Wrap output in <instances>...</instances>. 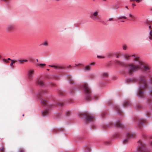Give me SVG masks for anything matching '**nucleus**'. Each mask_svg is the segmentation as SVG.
I'll list each match as a JSON object with an SVG mask.
<instances>
[{
	"label": "nucleus",
	"mask_w": 152,
	"mask_h": 152,
	"mask_svg": "<svg viewBox=\"0 0 152 152\" xmlns=\"http://www.w3.org/2000/svg\"><path fill=\"white\" fill-rule=\"evenodd\" d=\"M128 72L130 75H132L133 72L139 69L142 70L146 73H150L151 72V67L148 65H144L142 63L139 61L136 62L135 65L130 64L127 67Z\"/></svg>",
	"instance_id": "obj_1"
},
{
	"label": "nucleus",
	"mask_w": 152,
	"mask_h": 152,
	"mask_svg": "<svg viewBox=\"0 0 152 152\" xmlns=\"http://www.w3.org/2000/svg\"><path fill=\"white\" fill-rule=\"evenodd\" d=\"M139 86L137 91V96L142 97L143 96V91L145 90L147 86V81L145 76H141L138 80Z\"/></svg>",
	"instance_id": "obj_2"
},
{
	"label": "nucleus",
	"mask_w": 152,
	"mask_h": 152,
	"mask_svg": "<svg viewBox=\"0 0 152 152\" xmlns=\"http://www.w3.org/2000/svg\"><path fill=\"white\" fill-rule=\"evenodd\" d=\"M82 88L85 93L86 99L87 101L91 100V91L86 83H84L83 84Z\"/></svg>",
	"instance_id": "obj_3"
},
{
	"label": "nucleus",
	"mask_w": 152,
	"mask_h": 152,
	"mask_svg": "<svg viewBox=\"0 0 152 152\" xmlns=\"http://www.w3.org/2000/svg\"><path fill=\"white\" fill-rule=\"evenodd\" d=\"M138 146L136 152H149L145 148L144 145L141 140H139L138 142Z\"/></svg>",
	"instance_id": "obj_4"
},
{
	"label": "nucleus",
	"mask_w": 152,
	"mask_h": 152,
	"mask_svg": "<svg viewBox=\"0 0 152 152\" xmlns=\"http://www.w3.org/2000/svg\"><path fill=\"white\" fill-rule=\"evenodd\" d=\"M135 136L134 134L129 132L126 134V137L123 140V143L124 144L128 143L130 140L131 138H133Z\"/></svg>",
	"instance_id": "obj_5"
},
{
	"label": "nucleus",
	"mask_w": 152,
	"mask_h": 152,
	"mask_svg": "<svg viewBox=\"0 0 152 152\" xmlns=\"http://www.w3.org/2000/svg\"><path fill=\"white\" fill-rule=\"evenodd\" d=\"M98 15V12L97 11L92 12L90 14V17L94 20H99V19L97 17Z\"/></svg>",
	"instance_id": "obj_6"
},
{
	"label": "nucleus",
	"mask_w": 152,
	"mask_h": 152,
	"mask_svg": "<svg viewBox=\"0 0 152 152\" xmlns=\"http://www.w3.org/2000/svg\"><path fill=\"white\" fill-rule=\"evenodd\" d=\"M35 70L34 69H29L28 72V78L29 80H33Z\"/></svg>",
	"instance_id": "obj_7"
},
{
	"label": "nucleus",
	"mask_w": 152,
	"mask_h": 152,
	"mask_svg": "<svg viewBox=\"0 0 152 152\" xmlns=\"http://www.w3.org/2000/svg\"><path fill=\"white\" fill-rule=\"evenodd\" d=\"M84 115L86 116V121L90 122L93 120L94 117L91 115L90 114H85Z\"/></svg>",
	"instance_id": "obj_8"
},
{
	"label": "nucleus",
	"mask_w": 152,
	"mask_h": 152,
	"mask_svg": "<svg viewBox=\"0 0 152 152\" xmlns=\"http://www.w3.org/2000/svg\"><path fill=\"white\" fill-rule=\"evenodd\" d=\"M14 28V26L13 25L10 24L7 26L6 28V31L8 32H10Z\"/></svg>",
	"instance_id": "obj_9"
},
{
	"label": "nucleus",
	"mask_w": 152,
	"mask_h": 152,
	"mask_svg": "<svg viewBox=\"0 0 152 152\" xmlns=\"http://www.w3.org/2000/svg\"><path fill=\"white\" fill-rule=\"evenodd\" d=\"M137 17L134 15H132L131 13H129V17L128 18H127V19L130 20H134L137 19Z\"/></svg>",
	"instance_id": "obj_10"
},
{
	"label": "nucleus",
	"mask_w": 152,
	"mask_h": 152,
	"mask_svg": "<svg viewBox=\"0 0 152 152\" xmlns=\"http://www.w3.org/2000/svg\"><path fill=\"white\" fill-rule=\"evenodd\" d=\"M41 104L43 106H47L48 107L49 106L47 101L44 99L41 100Z\"/></svg>",
	"instance_id": "obj_11"
},
{
	"label": "nucleus",
	"mask_w": 152,
	"mask_h": 152,
	"mask_svg": "<svg viewBox=\"0 0 152 152\" xmlns=\"http://www.w3.org/2000/svg\"><path fill=\"white\" fill-rule=\"evenodd\" d=\"M146 122V121L145 119H141L139 120L138 124L140 126H141L143 125V124L145 123Z\"/></svg>",
	"instance_id": "obj_12"
},
{
	"label": "nucleus",
	"mask_w": 152,
	"mask_h": 152,
	"mask_svg": "<svg viewBox=\"0 0 152 152\" xmlns=\"http://www.w3.org/2000/svg\"><path fill=\"white\" fill-rule=\"evenodd\" d=\"M121 19H127V18L124 16L118 17L116 18V20L118 22L120 21L124 22V20H120Z\"/></svg>",
	"instance_id": "obj_13"
},
{
	"label": "nucleus",
	"mask_w": 152,
	"mask_h": 152,
	"mask_svg": "<svg viewBox=\"0 0 152 152\" xmlns=\"http://www.w3.org/2000/svg\"><path fill=\"white\" fill-rule=\"evenodd\" d=\"M42 115L43 116L45 117L48 115L49 114V112L47 109L45 110H43L42 111Z\"/></svg>",
	"instance_id": "obj_14"
},
{
	"label": "nucleus",
	"mask_w": 152,
	"mask_h": 152,
	"mask_svg": "<svg viewBox=\"0 0 152 152\" xmlns=\"http://www.w3.org/2000/svg\"><path fill=\"white\" fill-rule=\"evenodd\" d=\"M131 57V58L134 61H137V57H136L134 55H132V56H130L129 55H127L126 56L125 58H127L128 57Z\"/></svg>",
	"instance_id": "obj_15"
},
{
	"label": "nucleus",
	"mask_w": 152,
	"mask_h": 152,
	"mask_svg": "<svg viewBox=\"0 0 152 152\" xmlns=\"http://www.w3.org/2000/svg\"><path fill=\"white\" fill-rule=\"evenodd\" d=\"M115 109L118 113L120 114H121V110L120 108H119L118 106H116L115 107Z\"/></svg>",
	"instance_id": "obj_16"
},
{
	"label": "nucleus",
	"mask_w": 152,
	"mask_h": 152,
	"mask_svg": "<svg viewBox=\"0 0 152 152\" xmlns=\"http://www.w3.org/2000/svg\"><path fill=\"white\" fill-rule=\"evenodd\" d=\"M16 62V61L14 60H11V62L10 64V67L13 68L14 67V66L13 65V64H15Z\"/></svg>",
	"instance_id": "obj_17"
},
{
	"label": "nucleus",
	"mask_w": 152,
	"mask_h": 152,
	"mask_svg": "<svg viewBox=\"0 0 152 152\" xmlns=\"http://www.w3.org/2000/svg\"><path fill=\"white\" fill-rule=\"evenodd\" d=\"M116 125L118 127L121 128H122L124 126V125L121 123H120L119 122H117Z\"/></svg>",
	"instance_id": "obj_18"
},
{
	"label": "nucleus",
	"mask_w": 152,
	"mask_h": 152,
	"mask_svg": "<svg viewBox=\"0 0 152 152\" xmlns=\"http://www.w3.org/2000/svg\"><path fill=\"white\" fill-rule=\"evenodd\" d=\"M37 83L41 86H43L44 85L43 81L40 80H39L37 82Z\"/></svg>",
	"instance_id": "obj_19"
},
{
	"label": "nucleus",
	"mask_w": 152,
	"mask_h": 152,
	"mask_svg": "<svg viewBox=\"0 0 152 152\" xmlns=\"http://www.w3.org/2000/svg\"><path fill=\"white\" fill-rule=\"evenodd\" d=\"M102 76L103 77H107L108 76V74L107 73H104L102 74Z\"/></svg>",
	"instance_id": "obj_20"
},
{
	"label": "nucleus",
	"mask_w": 152,
	"mask_h": 152,
	"mask_svg": "<svg viewBox=\"0 0 152 152\" xmlns=\"http://www.w3.org/2000/svg\"><path fill=\"white\" fill-rule=\"evenodd\" d=\"M148 37H149V39L150 40H152V30H151L149 32V36H148Z\"/></svg>",
	"instance_id": "obj_21"
},
{
	"label": "nucleus",
	"mask_w": 152,
	"mask_h": 152,
	"mask_svg": "<svg viewBox=\"0 0 152 152\" xmlns=\"http://www.w3.org/2000/svg\"><path fill=\"white\" fill-rule=\"evenodd\" d=\"M40 45H42L44 46H48V43L46 41L43 42Z\"/></svg>",
	"instance_id": "obj_22"
},
{
	"label": "nucleus",
	"mask_w": 152,
	"mask_h": 152,
	"mask_svg": "<svg viewBox=\"0 0 152 152\" xmlns=\"http://www.w3.org/2000/svg\"><path fill=\"white\" fill-rule=\"evenodd\" d=\"M27 60H20L18 59V61L20 63V64H22L23 63H22L23 62H27Z\"/></svg>",
	"instance_id": "obj_23"
},
{
	"label": "nucleus",
	"mask_w": 152,
	"mask_h": 152,
	"mask_svg": "<svg viewBox=\"0 0 152 152\" xmlns=\"http://www.w3.org/2000/svg\"><path fill=\"white\" fill-rule=\"evenodd\" d=\"M130 105V103L126 101H125L124 102V103L123 104V106L124 107H126L128 105Z\"/></svg>",
	"instance_id": "obj_24"
},
{
	"label": "nucleus",
	"mask_w": 152,
	"mask_h": 152,
	"mask_svg": "<svg viewBox=\"0 0 152 152\" xmlns=\"http://www.w3.org/2000/svg\"><path fill=\"white\" fill-rule=\"evenodd\" d=\"M84 69L86 71H89L91 69V68L89 66H85Z\"/></svg>",
	"instance_id": "obj_25"
},
{
	"label": "nucleus",
	"mask_w": 152,
	"mask_h": 152,
	"mask_svg": "<svg viewBox=\"0 0 152 152\" xmlns=\"http://www.w3.org/2000/svg\"><path fill=\"white\" fill-rule=\"evenodd\" d=\"M37 65L38 66L41 67H42L43 66H45L46 65L45 64H39V63L37 64Z\"/></svg>",
	"instance_id": "obj_26"
},
{
	"label": "nucleus",
	"mask_w": 152,
	"mask_h": 152,
	"mask_svg": "<svg viewBox=\"0 0 152 152\" xmlns=\"http://www.w3.org/2000/svg\"><path fill=\"white\" fill-rule=\"evenodd\" d=\"M97 58H104V56L103 55H98Z\"/></svg>",
	"instance_id": "obj_27"
},
{
	"label": "nucleus",
	"mask_w": 152,
	"mask_h": 152,
	"mask_svg": "<svg viewBox=\"0 0 152 152\" xmlns=\"http://www.w3.org/2000/svg\"><path fill=\"white\" fill-rule=\"evenodd\" d=\"M126 81L127 83H129L132 81V80L131 79H129L127 80Z\"/></svg>",
	"instance_id": "obj_28"
},
{
	"label": "nucleus",
	"mask_w": 152,
	"mask_h": 152,
	"mask_svg": "<svg viewBox=\"0 0 152 152\" xmlns=\"http://www.w3.org/2000/svg\"><path fill=\"white\" fill-rule=\"evenodd\" d=\"M2 61L5 63H9V61L7 60L6 59H2Z\"/></svg>",
	"instance_id": "obj_29"
},
{
	"label": "nucleus",
	"mask_w": 152,
	"mask_h": 152,
	"mask_svg": "<svg viewBox=\"0 0 152 152\" xmlns=\"http://www.w3.org/2000/svg\"><path fill=\"white\" fill-rule=\"evenodd\" d=\"M0 151H5L4 147L3 146L0 148Z\"/></svg>",
	"instance_id": "obj_30"
},
{
	"label": "nucleus",
	"mask_w": 152,
	"mask_h": 152,
	"mask_svg": "<svg viewBox=\"0 0 152 152\" xmlns=\"http://www.w3.org/2000/svg\"><path fill=\"white\" fill-rule=\"evenodd\" d=\"M66 114L67 115H69L70 114V112L69 111H67L66 112Z\"/></svg>",
	"instance_id": "obj_31"
},
{
	"label": "nucleus",
	"mask_w": 152,
	"mask_h": 152,
	"mask_svg": "<svg viewBox=\"0 0 152 152\" xmlns=\"http://www.w3.org/2000/svg\"><path fill=\"white\" fill-rule=\"evenodd\" d=\"M49 66H50V67H54V68H58V66H54V65H49Z\"/></svg>",
	"instance_id": "obj_32"
},
{
	"label": "nucleus",
	"mask_w": 152,
	"mask_h": 152,
	"mask_svg": "<svg viewBox=\"0 0 152 152\" xmlns=\"http://www.w3.org/2000/svg\"><path fill=\"white\" fill-rule=\"evenodd\" d=\"M147 103L149 104H151V103L150 100L148 99L147 100Z\"/></svg>",
	"instance_id": "obj_33"
},
{
	"label": "nucleus",
	"mask_w": 152,
	"mask_h": 152,
	"mask_svg": "<svg viewBox=\"0 0 152 152\" xmlns=\"http://www.w3.org/2000/svg\"><path fill=\"white\" fill-rule=\"evenodd\" d=\"M123 49L124 50H126V46H124L123 47Z\"/></svg>",
	"instance_id": "obj_34"
},
{
	"label": "nucleus",
	"mask_w": 152,
	"mask_h": 152,
	"mask_svg": "<svg viewBox=\"0 0 152 152\" xmlns=\"http://www.w3.org/2000/svg\"><path fill=\"white\" fill-rule=\"evenodd\" d=\"M150 94L151 95V96H152V90L150 91Z\"/></svg>",
	"instance_id": "obj_35"
},
{
	"label": "nucleus",
	"mask_w": 152,
	"mask_h": 152,
	"mask_svg": "<svg viewBox=\"0 0 152 152\" xmlns=\"http://www.w3.org/2000/svg\"><path fill=\"white\" fill-rule=\"evenodd\" d=\"M58 105L60 106H62L64 105V104L62 103H60L58 104Z\"/></svg>",
	"instance_id": "obj_36"
},
{
	"label": "nucleus",
	"mask_w": 152,
	"mask_h": 152,
	"mask_svg": "<svg viewBox=\"0 0 152 152\" xmlns=\"http://www.w3.org/2000/svg\"><path fill=\"white\" fill-rule=\"evenodd\" d=\"M81 64H75V66H80V65H81Z\"/></svg>",
	"instance_id": "obj_37"
},
{
	"label": "nucleus",
	"mask_w": 152,
	"mask_h": 152,
	"mask_svg": "<svg viewBox=\"0 0 152 152\" xmlns=\"http://www.w3.org/2000/svg\"><path fill=\"white\" fill-rule=\"evenodd\" d=\"M142 0H135V1L137 2H139L140 1H141Z\"/></svg>",
	"instance_id": "obj_38"
},
{
	"label": "nucleus",
	"mask_w": 152,
	"mask_h": 152,
	"mask_svg": "<svg viewBox=\"0 0 152 152\" xmlns=\"http://www.w3.org/2000/svg\"><path fill=\"white\" fill-rule=\"evenodd\" d=\"M116 63H117L118 64H121L120 62L119 61H116Z\"/></svg>",
	"instance_id": "obj_39"
},
{
	"label": "nucleus",
	"mask_w": 152,
	"mask_h": 152,
	"mask_svg": "<svg viewBox=\"0 0 152 152\" xmlns=\"http://www.w3.org/2000/svg\"><path fill=\"white\" fill-rule=\"evenodd\" d=\"M109 20L110 21L114 20L112 18H110L109 19Z\"/></svg>",
	"instance_id": "obj_40"
},
{
	"label": "nucleus",
	"mask_w": 152,
	"mask_h": 152,
	"mask_svg": "<svg viewBox=\"0 0 152 152\" xmlns=\"http://www.w3.org/2000/svg\"><path fill=\"white\" fill-rule=\"evenodd\" d=\"M136 5V4L135 3H132V6L134 7Z\"/></svg>",
	"instance_id": "obj_41"
},
{
	"label": "nucleus",
	"mask_w": 152,
	"mask_h": 152,
	"mask_svg": "<svg viewBox=\"0 0 152 152\" xmlns=\"http://www.w3.org/2000/svg\"><path fill=\"white\" fill-rule=\"evenodd\" d=\"M94 63H92L90 65H94Z\"/></svg>",
	"instance_id": "obj_42"
},
{
	"label": "nucleus",
	"mask_w": 152,
	"mask_h": 152,
	"mask_svg": "<svg viewBox=\"0 0 152 152\" xmlns=\"http://www.w3.org/2000/svg\"><path fill=\"white\" fill-rule=\"evenodd\" d=\"M150 145L152 146V141L150 142Z\"/></svg>",
	"instance_id": "obj_43"
},
{
	"label": "nucleus",
	"mask_w": 152,
	"mask_h": 152,
	"mask_svg": "<svg viewBox=\"0 0 152 152\" xmlns=\"http://www.w3.org/2000/svg\"><path fill=\"white\" fill-rule=\"evenodd\" d=\"M8 60H10L11 61V60H12V59H11L10 58H8L7 59Z\"/></svg>",
	"instance_id": "obj_44"
},
{
	"label": "nucleus",
	"mask_w": 152,
	"mask_h": 152,
	"mask_svg": "<svg viewBox=\"0 0 152 152\" xmlns=\"http://www.w3.org/2000/svg\"><path fill=\"white\" fill-rule=\"evenodd\" d=\"M149 29H152V28H151V26L150 25L149 26Z\"/></svg>",
	"instance_id": "obj_45"
},
{
	"label": "nucleus",
	"mask_w": 152,
	"mask_h": 152,
	"mask_svg": "<svg viewBox=\"0 0 152 152\" xmlns=\"http://www.w3.org/2000/svg\"><path fill=\"white\" fill-rule=\"evenodd\" d=\"M125 7L127 9H129V8L127 6H125Z\"/></svg>",
	"instance_id": "obj_46"
},
{
	"label": "nucleus",
	"mask_w": 152,
	"mask_h": 152,
	"mask_svg": "<svg viewBox=\"0 0 152 152\" xmlns=\"http://www.w3.org/2000/svg\"><path fill=\"white\" fill-rule=\"evenodd\" d=\"M20 152H24L23 150H21Z\"/></svg>",
	"instance_id": "obj_47"
},
{
	"label": "nucleus",
	"mask_w": 152,
	"mask_h": 152,
	"mask_svg": "<svg viewBox=\"0 0 152 152\" xmlns=\"http://www.w3.org/2000/svg\"><path fill=\"white\" fill-rule=\"evenodd\" d=\"M150 138L152 139V136H151Z\"/></svg>",
	"instance_id": "obj_48"
},
{
	"label": "nucleus",
	"mask_w": 152,
	"mask_h": 152,
	"mask_svg": "<svg viewBox=\"0 0 152 152\" xmlns=\"http://www.w3.org/2000/svg\"><path fill=\"white\" fill-rule=\"evenodd\" d=\"M2 58V56L1 55H0V58Z\"/></svg>",
	"instance_id": "obj_49"
},
{
	"label": "nucleus",
	"mask_w": 152,
	"mask_h": 152,
	"mask_svg": "<svg viewBox=\"0 0 152 152\" xmlns=\"http://www.w3.org/2000/svg\"><path fill=\"white\" fill-rule=\"evenodd\" d=\"M104 1H107V0H103Z\"/></svg>",
	"instance_id": "obj_50"
},
{
	"label": "nucleus",
	"mask_w": 152,
	"mask_h": 152,
	"mask_svg": "<svg viewBox=\"0 0 152 152\" xmlns=\"http://www.w3.org/2000/svg\"><path fill=\"white\" fill-rule=\"evenodd\" d=\"M130 1H135V0H130Z\"/></svg>",
	"instance_id": "obj_51"
},
{
	"label": "nucleus",
	"mask_w": 152,
	"mask_h": 152,
	"mask_svg": "<svg viewBox=\"0 0 152 152\" xmlns=\"http://www.w3.org/2000/svg\"><path fill=\"white\" fill-rule=\"evenodd\" d=\"M36 61H37V62L38 61V60L37 59H36Z\"/></svg>",
	"instance_id": "obj_52"
},
{
	"label": "nucleus",
	"mask_w": 152,
	"mask_h": 152,
	"mask_svg": "<svg viewBox=\"0 0 152 152\" xmlns=\"http://www.w3.org/2000/svg\"><path fill=\"white\" fill-rule=\"evenodd\" d=\"M118 56H117V58H118Z\"/></svg>",
	"instance_id": "obj_53"
},
{
	"label": "nucleus",
	"mask_w": 152,
	"mask_h": 152,
	"mask_svg": "<svg viewBox=\"0 0 152 152\" xmlns=\"http://www.w3.org/2000/svg\"><path fill=\"white\" fill-rule=\"evenodd\" d=\"M138 107H140L139 106H138Z\"/></svg>",
	"instance_id": "obj_54"
},
{
	"label": "nucleus",
	"mask_w": 152,
	"mask_h": 152,
	"mask_svg": "<svg viewBox=\"0 0 152 152\" xmlns=\"http://www.w3.org/2000/svg\"><path fill=\"white\" fill-rule=\"evenodd\" d=\"M47 70L48 71L49 70V69H47Z\"/></svg>",
	"instance_id": "obj_55"
},
{
	"label": "nucleus",
	"mask_w": 152,
	"mask_h": 152,
	"mask_svg": "<svg viewBox=\"0 0 152 152\" xmlns=\"http://www.w3.org/2000/svg\"><path fill=\"white\" fill-rule=\"evenodd\" d=\"M23 116H24V114H23Z\"/></svg>",
	"instance_id": "obj_56"
}]
</instances>
